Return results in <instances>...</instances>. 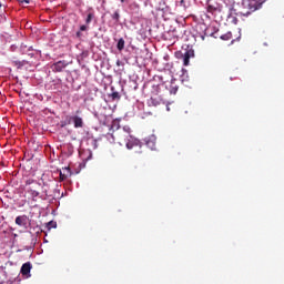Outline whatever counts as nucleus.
Returning a JSON list of instances; mask_svg holds the SVG:
<instances>
[{"label":"nucleus","mask_w":284,"mask_h":284,"mask_svg":"<svg viewBox=\"0 0 284 284\" xmlns=\"http://www.w3.org/2000/svg\"><path fill=\"white\" fill-rule=\"evenodd\" d=\"M69 123H73L74 128H83V118L79 115L69 116Z\"/></svg>","instance_id":"0eeeda50"},{"label":"nucleus","mask_w":284,"mask_h":284,"mask_svg":"<svg viewBox=\"0 0 284 284\" xmlns=\"http://www.w3.org/2000/svg\"><path fill=\"white\" fill-rule=\"evenodd\" d=\"M3 4L0 2V8L2 7Z\"/></svg>","instance_id":"cd10ccee"},{"label":"nucleus","mask_w":284,"mask_h":284,"mask_svg":"<svg viewBox=\"0 0 284 284\" xmlns=\"http://www.w3.org/2000/svg\"><path fill=\"white\" fill-rule=\"evenodd\" d=\"M109 143H119V145H124L128 141V132L121 130V124L119 120H113L109 132L104 135Z\"/></svg>","instance_id":"f257e3e1"},{"label":"nucleus","mask_w":284,"mask_h":284,"mask_svg":"<svg viewBox=\"0 0 284 284\" xmlns=\"http://www.w3.org/2000/svg\"><path fill=\"white\" fill-rule=\"evenodd\" d=\"M146 148L149 150H156V136L155 135H150L144 139Z\"/></svg>","instance_id":"6e6552de"},{"label":"nucleus","mask_w":284,"mask_h":284,"mask_svg":"<svg viewBox=\"0 0 284 284\" xmlns=\"http://www.w3.org/2000/svg\"><path fill=\"white\" fill-rule=\"evenodd\" d=\"M32 270V264L30 262L24 263L21 266V274L22 276H28V274H30V271Z\"/></svg>","instance_id":"f8f14e48"},{"label":"nucleus","mask_w":284,"mask_h":284,"mask_svg":"<svg viewBox=\"0 0 284 284\" xmlns=\"http://www.w3.org/2000/svg\"><path fill=\"white\" fill-rule=\"evenodd\" d=\"M116 49L119 52H123V50H125V40L123 38L118 40Z\"/></svg>","instance_id":"ddd939ff"},{"label":"nucleus","mask_w":284,"mask_h":284,"mask_svg":"<svg viewBox=\"0 0 284 284\" xmlns=\"http://www.w3.org/2000/svg\"><path fill=\"white\" fill-rule=\"evenodd\" d=\"M41 190H43V186L37 180L28 179L24 182V192L30 194L32 201H37V199H43V195H41Z\"/></svg>","instance_id":"f03ea898"},{"label":"nucleus","mask_w":284,"mask_h":284,"mask_svg":"<svg viewBox=\"0 0 284 284\" xmlns=\"http://www.w3.org/2000/svg\"><path fill=\"white\" fill-rule=\"evenodd\" d=\"M111 19H113V21H115V23H119V21L121 19V13H119V11H114V13L111 14Z\"/></svg>","instance_id":"dca6fc26"},{"label":"nucleus","mask_w":284,"mask_h":284,"mask_svg":"<svg viewBox=\"0 0 284 284\" xmlns=\"http://www.w3.org/2000/svg\"><path fill=\"white\" fill-rule=\"evenodd\" d=\"M67 67L68 63H65V61H58L53 63L51 68L53 72H63V70H65Z\"/></svg>","instance_id":"1a4fd4ad"},{"label":"nucleus","mask_w":284,"mask_h":284,"mask_svg":"<svg viewBox=\"0 0 284 284\" xmlns=\"http://www.w3.org/2000/svg\"><path fill=\"white\" fill-rule=\"evenodd\" d=\"M19 3H26L27 6L30 3V0H18Z\"/></svg>","instance_id":"b1692460"},{"label":"nucleus","mask_w":284,"mask_h":284,"mask_svg":"<svg viewBox=\"0 0 284 284\" xmlns=\"http://www.w3.org/2000/svg\"><path fill=\"white\" fill-rule=\"evenodd\" d=\"M220 39H222V41H230V39H232V32L229 31V32L222 34L220 37Z\"/></svg>","instance_id":"f3484780"},{"label":"nucleus","mask_w":284,"mask_h":284,"mask_svg":"<svg viewBox=\"0 0 284 284\" xmlns=\"http://www.w3.org/2000/svg\"><path fill=\"white\" fill-rule=\"evenodd\" d=\"M111 99L113 101H119L121 99V94H119V92L114 91L112 94H111Z\"/></svg>","instance_id":"a211bd4d"},{"label":"nucleus","mask_w":284,"mask_h":284,"mask_svg":"<svg viewBox=\"0 0 284 284\" xmlns=\"http://www.w3.org/2000/svg\"><path fill=\"white\" fill-rule=\"evenodd\" d=\"M69 175H65V173H63V171H60V179L61 181H65V179H68Z\"/></svg>","instance_id":"4be33fe9"},{"label":"nucleus","mask_w":284,"mask_h":284,"mask_svg":"<svg viewBox=\"0 0 284 284\" xmlns=\"http://www.w3.org/2000/svg\"><path fill=\"white\" fill-rule=\"evenodd\" d=\"M92 19H94V12L93 11L89 12L88 16H87V19H85L87 26H90V23H92Z\"/></svg>","instance_id":"2eb2a0df"},{"label":"nucleus","mask_w":284,"mask_h":284,"mask_svg":"<svg viewBox=\"0 0 284 284\" xmlns=\"http://www.w3.org/2000/svg\"><path fill=\"white\" fill-rule=\"evenodd\" d=\"M124 145L126 146L128 150H132L133 148H138L139 145V140L134 139V136L131 135V138H129Z\"/></svg>","instance_id":"9b49d317"},{"label":"nucleus","mask_w":284,"mask_h":284,"mask_svg":"<svg viewBox=\"0 0 284 284\" xmlns=\"http://www.w3.org/2000/svg\"><path fill=\"white\" fill-rule=\"evenodd\" d=\"M207 12H210L211 14H213V12H216V7L209 4L206 8Z\"/></svg>","instance_id":"412c9836"},{"label":"nucleus","mask_w":284,"mask_h":284,"mask_svg":"<svg viewBox=\"0 0 284 284\" xmlns=\"http://www.w3.org/2000/svg\"><path fill=\"white\" fill-rule=\"evenodd\" d=\"M85 30H88V26L82 24V26L80 27V31H81V32H85Z\"/></svg>","instance_id":"5701e85b"},{"label":"nucleus","mask_w":284,"mask_h":284,"mask_svg":"<svg viewBox=\"0 0 284 284\" xmlns=\"http://www.w3.org/2000/svg\"><path fill=\"white\" fill-rule=\"evenodd\" d=\"M120 130H123L124 132H126L129 134V139H131V136H132V129H130V126L120 128Z\"/></svg>","instance_id":"6ab92c4d"},{"label":"nucleus","mask_w":284,"mask_h":284,"mask_svg":"<svg viewBox=\"0 0 284 284\" xmlns=\"http://www.w3.org/2000/svg\"><path fill=\"white\" fill-rule=\"evenodd\" d=\"M266 1L267 0H242V6L244 10H247V11L240 12L241 17H250L252 12H256V10H261L262 6Z\"/></svg>","instance_id":"7ed1b4c3"},{"label":"nucleus","mask_w":284,"mask_h":284,"mask_svg":"<svg viewBox=\"0 0 284 284\" xmlns=\"http://www.w3.org/2000/svg\"><path fill=\"white\" fill-rule=\"evenodd\" d=\"M62 173L65 175L72 176V171L70 170V166L62 169Z\"/></svg>","instance_id":"aec40b11"},{"label":"nucleus","mask_w":284,"mask_h":284,"mask_svg":"<svg viewBox=\"0 0 284 284\" xmlns=\"http://www.w3.org/2000/svg\"><path fill=\"white\" fill-rule=\"evenodd\" d=\"M45 229H47V232H50V230L52 229H57V222L50 221L49 223L45 224Z\"/></svg>","instance_id":"4468645a"},{"label":"nucleus","mask_w":284,"mask_h":284,"mask_svg":"<svg viewBox=\"0 0 284 284\" xmlns=\"http://www.w3.org/2000/svg\"><path fill=\"white\" fill-rule=\"evenodd\" d=\"M77 37H81V31H78V32H77Z\"/></svg>","instance_id":"393cba45"},{"label":"nucleus","mask_w":284,"mask_h":284,"mask_svg":"<svg viewBox=\"0 0 284 284\" xmlns=\"http://www.w3.org/2000/svg\"><path fill=\"white\" fill-rule=\"evenodd\" d=\"M121 3H125V0H121Z\"/></svg>","instance_id":"bb28decb"},{"label":"nucleus","mask_w":284,"mask_h":284,"mask_svg":"<svg viewBox=\"0 0 284 284\" xmlns=\"http://www.w3.org/2000/svg\"><path fill=\"white\" fill-rule=\"evenodd\" d=\"M116 65L118 67L121 65V61L120 60L116 61Z\"/></svg>","instance_id":"a878e982"},{"label":"nucleus","mask_w":284,"mask_h":284,"mask_svg":"<svg viewBox=\"0 0 284 284\" xmlns=\"http://www.w3.org/2000/svg\"><path fill=\"white\" fill-rule=\"evenodd\" d=\"M152 92L155 94L148 100V105H150V108H159V105H165V100L159 95L161 92L156 93L155 89H153Z\"/></svg>","instance_id":"39448f33"},{"label":"nucleus","mask_w":284,"mask_h":284,"mask_svg":"<svg viewBox=\"0 0 284 284\" xmlns=\"http://www.w3.org/2000/svg\"><path fill=\"white\" fill-rule=\"evenodd\" d=\"M193 54L192 51H185L184 53L181 51L175 52L176 59H183V65H190V59Z\"/></svg>","instance_id":"423d86ee"},{"label":"nucleus","mask_w":284,"mask_h":284,"mask_svg":"<svg viewBox=\"0 0 284 284\" xmlns=\"http://www.w3.org/2000/svg\"><path fill=\"white\" fill-rule=\"evenodd\" d=\"M28 215H19L16 217V225H19L20 227H28Z\"/></svg>","instance_id":"9d476101"},{"label":"nucleus","mask_w":284,"mask_h":284,"mask_svg":"<svg viewBox=\"0 0 284 284\" xmlns=\"http://www.w3.org/2000/svg\"><path fill=\"white\" fill-rule=\"evenodd\" d=\"M152 88L156 93L161 92L162 88L169 90L170 94H176V92H179V84H176V80L162 82L161 84H153Z\"/></svg>","instance_id":"20e7f679"}]
</instances>
